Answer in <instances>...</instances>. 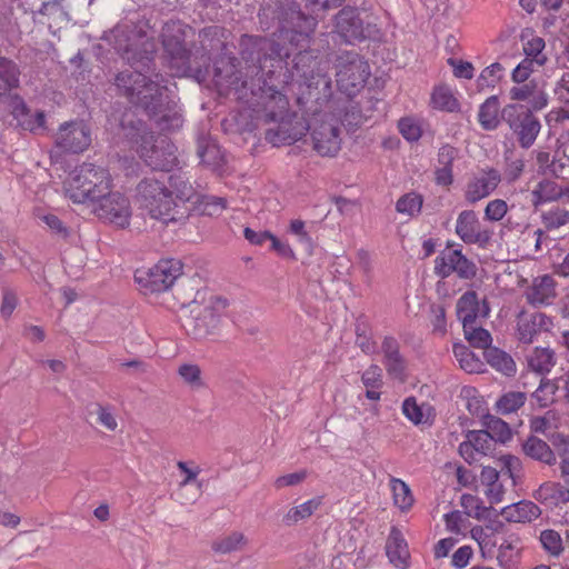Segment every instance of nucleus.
Here are the masks:
<instances>
[{
    "label": "nucleus",
    "instance_id": "1",
    "mask_svg": "<svg viewBox=\"0 0 569 569\" xmlns=\"http://www.w3.org/2000/svg\"><path fill=\"white\" fill-rule=\"evenodd\" d=\"M241 46V54L247 63L244 79L242 71L222 77L220 68L216 67L217 82L233 89L240 99L247 98V92L250 91L253 97L263 101L267 118L278 122L277 127L266 132V140L269 143L278 147L299 141L306 136L308 124L303 120L286 119L289 106L287 91L295 83L299 87L305 86L303 79L297 73L293 60L292 69H289L287 59L291 52L280 43L260 37L244 36Z\"/></svg>",
    "mask_w": 569,
    "mask_h": 569
},
{
    "label": "nucleus",
    "instance_id": "2",
    "mask_svg": "<svg viewBox=\"0 0 569 569\" xmlns=\"http://www.w3.org/2000/svg\"><path fill=\"white\" fill-rule=\"evenodd\" d=\"M260 22L271 18L278 22V38L289 41L290 46L299 51L295 54V68L308 90L307 97H299L298 102L305 103L313 100L333 112L340 119V126L359 127L369 120L378 103L372 98L361 101L332 100V86L329 76L330 63L327 59L303 50L309 46L310 36L317 27V18L306 16L292 0H270L259 12Z\"/></svg>",
    "mask_w": 569,
    "mask_h": 569
},
{
    "label": "nucleus",
    "instance_id": "3",
    "mask_svg": "<svg viewBox=\"0 0 569 569\" xmlns=\"http://www.w3.org/2000/svg\"><path fill=\"white\" fill-rule=\"evenodd\" d=\"M116 86L131 103L143 108L150 117L157 118L160 130L172 131L182 127V116L176 109L166 86L149 80L141 72L133 70L118 73Z\"/></svg>",
    "mask_w": 569,
    "mask_h": 569
},
{
    "label": "nucleus",
    "instance_id": "4",
    "mask_svg": "<svg viewBox=\"0 0 569 569\" xmlns=\"http://www.w3.org/2000/svg\"><path fill=\"white\" fill-rule=\"evenodd\" d=\"M193 197L189 180H141L137 186L139 209L166 224L190 216L188 200Z\"/></svg>",
    "mask_w": 569,
    "mask_h": 569
},
{
    "label": "nucleus",
    "instance_id": "5",
    "mask_svg": "<svg viewBox=\"0 0 569 569\" xmlns=\"http://www.w3.org/2000/svg\"><path fill=\"white\" fill-rule=\"evenodd\" d=\"M190 315L184 321L188 335L203 340L220 333L222 316L228 300L210 291H198L190 303Z\"/></svg>",
    "mask_w": 569,
    "mask_h": 569
},
{
    "label": "nucleus",
    "instance_id": "6",
    "mask_svg": "<svg viewBox=\"0 0 569 569\" xmlns=\"http://www.w3.org/2000/svg\"><path fill=\"white\" fill-rule=\"evenodd\" d=\"M144 27L124 21L104 32L103 39L130 64L150 61L156 47Z\"/></svg>",
    "mask_w": 569,
    "mask_h": 569
},
{
    "label": "nucleus",
    "instance_id": "7",
    "mask_svg": "<svg viewBox=\"0 0 569 569\" xmlns=\"http://www.w3.org/2000/svg\"><path fill=\"white\" fill-rule=\"evenodd\" d=\"M126 137L140 143L137 151L143 161L153 170L170 171L177 161L176 148L167 138L153 139L152 134L146 132L143 124L138 121L132 126Z\"/></svg>",
    "mask_w": 569,
    "mask_h": 569
},
{
    "label": "nucleus",
    "instance_id": "8",
    "mask_svg": "<svg viewBox=\"0 0 569 569\" xmlns=\"http://www.w3.org/2000/svg\"><path fill=\"white\" fill-rule=\"evenodd\" d=\"M191 29L180 21L167 22L162 29V44L174 76H184L190 70V50L187 48V32Z\"/></svg>",
    "mask_w": 569,
    "mask_h": 569
},
{
    "label": "nucleus",
    "instance_id": "9",
    "mask_svg": "<svg viewBox=\"0 0 569 569\" xmlns=\"http://www.w3.org/2000/svg\"><path fill=\"white\" fill-rule=\"evenodd\" d=\"M337 86L348 97L356 96L370 76V67L357 52L346 51L337 58Z\"/></svg>",
    "mask_w": 569,
    "mask_h": 569
},
{
    "label": "nucleus",
    "instance_id": "10",
    "mask_svg": "<svg viewBox=\"0 0 569 569\" xmlns=\"http://www.w3.org/2000/svg\"><path fill=\"white\" fill-rule=\"evenodd\" d=\"M313 112L316 118L311 127V138L315 150L321 156H336L342 142L340 119L327 108L322 113H318L317 109Z\"/></svg>",
    "mask_w": 569,
    "mask_h": 569
},
{
    "label": "nucleus",
    "instance_id": "11",
    "mask_svg": "<svg viewBox=\"0 0 569 569\" xmlns=\"http://www.w3.org/2000/svg\"><path fill=\"white\" fill-rule=\"evenodd\" d=\"M501 118L522 148L529 149L535 143L541 130V123L529 108L517 103L507 104L501 110Z\"/></svg>",
    "mask_w": 569,
    "mask_h": 569
},
{
    "label": "nucleus",
    "instance_id": "12",
    "mask_svg": "<svg viewBox=\"0 0 569 569\" xmlns=\"http://www.w3.org/2000/svg\"><path fill=\"white\" fill-rule=\"evenodd\" d=\"M182 274V263L176 259H162L153 267L137 270L134 279L144 293L167 291Z\"/></svg>",
    "mask_w": 569,
    "mask_h": 569
},
{
    "label": "nucleus",
    "instance_id": "13",
    "mask_svg": "<svg viewBox=\"0 0 569 569\" xmlns=\"http://www.w3.org/2000/svg\"><path fill=\"white\" fill-rule=\"evenodd\" d=\"M94 214L102 221L117 228L126 229L130 226L132 209L129 199L118 191H112L110 181L108 192L99 199L93 208Z\"/></svg>",
    "mask_w": 569,
    "mask_h": 569
},
{
    "label": "nucleus",
    "instance_id": "14",
    "mask_svg": "<svg viewBox=\"0 0 569 569\" xmlns=\"http://www.w3.org/2000/svg\"><path fill=\"white\" fill-rule=\"evenodd\" d=\"M435 273L440 278L456 273L461 279H472L477 273V267L461 249H448L435 259Z\"/></svg>",
    "mask_w": 569,
    "mask_h": 569
},
{
    "label": "nucleus",
    "instance_id": "15",
    "mask_svg": "<svg viewBox=\"0 0 569 569\" xmlns=\"http://www.w3.org/2000/svg\"><path fill=\"white\" fill-rule=\"evenodd\" d=\"M109 180H64V197L77 204L97 206L99 199L108 192Z\"/></svg>",
    "mask_w": 569,
    "mask_h": 569
},
{
    "label": "nucleus",
    "instance_id": "16",
    "mask_svg": "<svg viewBox=\"0 0 569 569\" xmlns=\"http://www.w3.org/2000/svg\"><path fill=\"white\" fill-rule=\"evenodd\" d=\"M91 143L89 128L82 122H66L60 126L57 133L56 147L60 151L83 152Z\"/></svg>",
    "mask_w": 569,
    "mask_h": 569
},
{
    "label": "nucleus",
    "instance_id": "17",
    "mask_svg": "<svg viewBox=\"0 0 569 569\" xmlns=\"http://www.w3.org/2000/svg\"><path fill=\"white\" fill-rule=\"evenodd\" d=\"M456 233L467 244L485 247L491 239V231L482 229L473 211H462L457 218Z\"/></svg>",
    "mask_w": 569,
    "mask_h": 569
},
{
    "label": "nucleus",
    "instance_id": "18",
    "mask_svg": "<svg viewBox=\"0 0 569 569\" xmlns=\"http://www.w3.org/2000/svg\"><path fill=\"white\" fill-rule=\"evenodd\" d=\"M336 32L346 43L366 39V28L353 8H343L336 17Z\"/></svg>",
    "mask_w": 569,
    "mask_h": 569
},
{
    "label": "nucleus",
    "instance_id": "19",
    "mask_svg": "<svg viewBox=\"0 0 569 569\" xmlns=\"http://www.w3.org/2000/svg\"><path fill=\"white\" fill-rule=\"evenodd\" d=\"M523 541L517 532L506 533L495 553L501 569H518L521 562Z\"/></svg>",
    "mask_w": 569,
    "mask_h": 569
},
{
    "label": "nucleus",
    "instance_id": "20",
    "mask_svg": "<svg viewBox=\"0 0 569 569\" xmlns=\"http://www.w3.org/2000/svg\"><path fill=\"white\" fill-rule=\"evenodd\" d=\"M228 199L226 197L204 194L193 187V197L188 200L190 213L198 216L218 218L228 209Z\"/></svg>",
    "mask_w": 569,
    "mask_h": 569
},
{
    "label": "nucleus",
    "instance_id": "21",
    "mask_svg": "<svg viewBox=\"0 0 569 569\" xmlns=\"http://www.w3.org/2000/svg\"><path fill=\"white\" fill-rule=\"evenodd\" d=\"M509 97L515 101L528 102L535 110H541L548 104V93L536 80L517 83L509 90Z\"/></svg>",
    "mask_w": 569,
    "mask_h": 569
},
{
    "label": "nucleus",
    "instance_id": "22",
    "mask_svg": "<svg viewBox=\"0 0 569 569\" xmlns=\"http://www.w3.org/2000/svg\"><path fill=\"white\" fill-rule=\"evenodd\" d=\"M385 368L392 379L406 380V361L400 353L399 343L392 337H386L381 345Z\"/></svg>",
    "mask_w": 569,
    "mask_h": 569
},
{
    "label": "nucleus",
    "instance_id": "23",
    "mask_svg": "<svg viewBox=\"0 0 569 569\" xmlns=\"http://www.w3.org/2000/svg\"><path fill=\"white\" fill-rule=\"evenodd\" d=\"M489 315V307L483 301L481 305L475 291L465 292L457 301V316L462 326L475 323L479 318Z\"/></svg>",
    "mask_w": 569,
    "mask_h": 569
},
{
    "label": "nucleus",
    "instance_id": "24",
    "mask_svg": "<svg viewBox=\"0 0 569 569\" xmlns=\"http://www.w3.org/2000/svg\"><path fill=\"white\" fill-rule=\"evenodd\" d=\"M542 513L541 508L530 500L510 503L500 510L501 517L509 523H531Z\"/></svg>",
    "mask_w": 569,
    "mask_h": 569
},
{
    "label": "nucleus",
    "instance_id": "25",
    "mask_svg": "<svg viewBox=\"0 0 569 569\" xmlns=\"http://www.w3.org/2000/svg\"><path fill=\"white\" fill-rule=\"evenodd\" d=\"M503 528L501 522L497 525L473 526L470 529V537L479 547L482 558H491L498 548V532Z\"/></svg>",
    "mask_w": 569,
    "mask_h": 569
},
{
    "label": "nucleus",
    "instance_id": "26",
    "mask_svg": "<svg viewBox=\"0 0 569 569\" xmlns=\"http://www.w3.org/2000/svg\"><path fill=\"white\" fill-rule=\"evenodd\" d=\"M459 151L450 144L442 146L435 162L436 178H453L460 173Z\"/></svg>",
    "mask_w": 569,
    "mask_h": 569
},
{
    "label": "nucleus",
    "instance_id": "27",
    "mask_svg": "<svg viewBox=\"0 0 569 569\" xmlns=\"http://www.w3.org/2000/svg\"><path fill=\"white\" fill-rule=\"evenodd\" d=\"M556 297V282L550 276L536 278L527 291V300L532 306L550 305Z\"/></svg>",
    "mask_w": 569,
    "mask_h": 569
},
{
    "label": "nucleus",
    "instance_id": "28",
    "mask_svg": "<svg viewBox=\"0 0 569 569\" xmlns=\"http://www.w3.org/2000/svg\"><path fill=\"white\" fill-rule=\"evenodd\" d=\"M502 478L496 468L483 467L480 473L481 485L485 487L483 495L491 505L500 503L506 493Z\"/></svg>",
    "mask_w": 569,
    "mask_h": 569
},
{
    "label": "nucleus",
    "instance_id": "29",
    "mask_svg": "<svg viewBox=\"0 0 569 569\" xmlns=\"http://www.w3.org/2000/svg\"><path fill=\"white\" fill-rule=\"evenodd\" d=\"M403 416L416 426H431L435 420V409L429 403L417 402L415 397L406 398L401 407Z\"/></svg>",
    "mask_w": 569,
    "mask_h": 569
},
{
    "label": "nucleus",
    "instance_id": "30",
    "mask_svg": "<svg viewBox=\"0 0 569 569\" xmlns=\"http://www.w3.org/2000/svg\"><path fill=\"white\" fill-rule=\"evenodd\" d=\"M533 497L550 507H560L569 502V489L559 482L547 481L540 485Z\"/></svg>",
    "mask_w": 569,
    "mask_h": 569
},
{
    "label": "nucleus",
    "instance_id": "31",
    "mask_svg": "<svg viewBox=\"0 0 569 569\" xmlns=\"http://www.w3.org/2000/svg\"><path fill=\"white\" fill-rule=\"evenodd\" d=\"M387 556L390 562L400 569H403L408 565L409 550L407 542L405 541L401 532L392 528L386 545Z\"/></svg>",
    "mask_w": 569,
    "mask_h": 569
},
{
    "label": "nucleus",
    "instance_id": "32",
    "mask_svg": "<svg viewBox=\"0 0 569 569\" xmlns=\"http://www.w3.org/2000/svg\"><path fill=\"white\" fill-rule=\"evenodd\" d=\"M547 317L543 313H525L518 316V339L523 343H531L539 329L546 325Z\"/></svg>",
    "mask_w": 569,
    "mask_h": 569
},
{
    "label": "nucleus",
    "instance_id": "33",
    "mask_svg": "<svg viewBox=\"0 0 569 569\" xmlns=\"http://www.w3.org/2000/svg\"><path fill=\"white\" fill-rule=\"evenodd\" d=\"M537 164L539 173L547 178H569V157L551 159L550 153L539 152Z\"/></svg>",
    "mask_w": 569,
    "mask_h": 569
},
{
    "label": "nucleus",
    "instance_id": "34",
    "mask_svg": "<svg viewBox=\"0 0 569 569\" xmlns=\"http://www.w3.org/2000/svg\"><path fill=\"white\" fill-rule=\"evenodd\" d=\"M198 156L202 164L212 171L219 170L226 162L224 154L218 143L211 138H201L198 141Z\"/></svg>",
    "mask_w": 569,
    "mask_h": 569
},
{
    "label": "nucleus",
    "instance_id": "35",
    "mask_svg": "<svg viewBox=\"0 0 569 569\" xmlns=\"http://www.w3.org/2000/svg\"><path fill=\"white\" fill-rule=\"evenodd\" d=\"M20 69L16 62L0 57V97L19 87Z\"/></svg>",
    "mask_w": 569,
    "mask_h": 569
},
{
    "label": "nucleus",
    "instance_id": "36",
    "mask_svg": "<svg viewBox=\"0 0 569 569\" xmlns=\"http://www.w3.org/2000/svg\"><path fill=\"white\" fill-rule=\"evenodd\" d=\"M500 103L497 96H490L480 106L478 121L486 130H493L500 123Z\"/></svg>",
    "mask_w": 569,
    "mask_h": 569
},
{
    "label": "nucleus",
    "instance_id": "37",
    "mask_svg": "<svg viewBox=\"0 0 569 569\" xmlns=\"http://www.w3.org/2000/svg\"><path fill=\"white\" fill-rule=\"evenodd\" d=\"M528 368L536 373L547 375L556 365L555 352L549 348H535L527 358Z\"/></svg>",
    "mask_w": 569,
    "mask_h": 569
},
{
    "label": "nucleus",
    "instance_id": "38",
    "mask_svg": "<svg viewBox=\"0 0 569 569\" xmlns=\"http://www.w3.org/2000/svg\"><path fill=\"white\" fill-rule=\"evenodd\" d=\"M525 453L536 460L546 465L552 466L556 463V456L550 449L549 445L536 437H529L522 446Z\"/></svg>",
    "mask_w": 569,
    "mask_h": 569
},
{
    "label": "nucleus",
    "instance_id": "39",
    "mask_svg": "<svg viewBox=\"0 0 569 569\" xmlns=\"http://www.w3.org/2000/svg\"><path fill=\"white\" fill-rule=\"evenodd\" d=\"M322 505V497H315L296 507H292L283 516V522L287 526H292L299 521L310 518L316 510Z\"/></svg>",
    "mask_w": 569,
    "mask_h": 569
},
{
    "label": "nucleus",
    "instance_id": "40",
    "mask_svg": "<svg viewBox=\"0 0 569 569\" xmlns=\"http://www.w3.org/2000/svg\"><path fill=\"white\" fill-rule=\"evenodd\" d=\"M487 362L496 370L506 376H511L516 371L513 359L505 351L498 348H488L483 351Z\"/></svg>",
    "mask_w": 569,
    "mask_h": 569
},
{
    "label": "nucleus",
    "instance_id": "41",
    "mask_svg": "<svg viewBox=\"0 0 569 569\" xmlns=\"http://www.w3.org/2000/svg\"><path fill=\"white\" fill-rule=\"evenodd\" d=\"M453 355L462 370L468 373H479L483 370V362L465 345H453Z\"/></svg>",
    "mask_w": 569,
    "mask_h": 569
},
{
    "label": "nucleus",
    "instance_id": "42",
    "mask_svg": "<svg viewBox=\"0 0 569 569\" xmlns=\"http://www.w3.org/2000/svg\"><path fill=\"white\" fill-rule=\"evenodd\" d=\"M390 489L392 491L395 506H397L401 511H408L415 502V498L409 486L403 480L392 477L390 479Z\"/></svg>",
    "mask_w": 569,
    "mask_h": 569
},
{
    "label": "nucleus",
    "instance_id": "43",
    "mask_svg": "<svg viewBox=\"0 0 569 569\" xmlns=\"http://www.w3.org/2000/svg\"><path fill=\"white\" fill-rule=\"evenodd\" d=\"M460 505L465 513L477 520H485L489 517L490 507L485 506L483 501L473 495L463 493L460 498Z\"/></svg>",
    "mask_w": 569,
    "mask_h": 569
},
{
    "label": "nucleus",
    "instance_id": "44",
    "mask_svg": "<svg viewBox=\"0 0 569 569\" xmlns=\"http://www.w3.org/2000/svg\"><path fill=\"white\" fill-rule=\"evenodd\" d=\"M178 376L184 385L192 390H199L204 387L201 368L197 363L184 362L178 367Z\"/></svg>",
    "mask_w": 569,
    "mask_h": 569
},
{
    "label": "nucleus",
    "instance_id": "45",
    "mask_svg": "<svg viewBox=\"0 0 569 569\" xmlns=\"http://www.w3.org/2000/svg\"><path fill=\"white\" fill-rule=\"evenodd\" d=\"M527 395L521 391H509L503 393L496 402L497 412L509 415L525 406Z\"/></svg>",
    "mask_w": 569,
    "mask_h": 569
},
{
    "label": "nucleus",
    "instance_id": "46",
    "mask_svg": "<svg viewBox=\"0 0 569 569\" xmlns=\"http://www.w3.org/2000/svg\"><path fill=\"white\" fill-rule=\"evenodd\" d=\"M247 543L243 533L233 531L227 536L220 537L212 542V550L217 553H230L240 550Z\"/></svg>",
    "mask_w": 569,
    "mask_h": 569
},
{
    "label": "nucleus",
    "instance_id": "47",
    "mask_svg": "<svg viewBox=\"0 0 569 569\" xmlns=\"http://www.w3.org/2000/svg\"><path fill=\"white\" fill-rule=\"evenodd\" d=\"M533 203L549 202L563 196V190L559 187L556 180H540L537 188L532 192Z\"/></svg>",
    "mask_w": 569,
    "mask_h": 569
},
{
    "label": "nucleus",
    "instance_id": "48",
    "mask_svg": "<svg viewBox=\"0 0 569 569\" xmlns=\"http://www.w3.org/2000/svg\"><path fill=\"white\" fill-rule=\"evenodd\" d=\"M560 416L553 410L530 419V429L536 433L549 435L559 427Z\"/></svg>",
    "mask_w": 569,
    "mask_h": 569
},
{
    "label": "nucleus",
    "instance_id": "49",
    "mask_svg": "<svg viewBox=\"0 0 569 569\" xmlns=\"http://www.w3.org/2000/svg\"><path fill=\"white\" fill-rule=\"evenodd\" d=\"M463 332L471 346L483 350L490 348L492 339L489 331L478 327L477 322L465 325Z\"/></svg>",
    "mask_w": 569,
    "mask_h": 569
},
{
    "label": "nucleus",
    "instance_id": "50",
    "mask_svg": "<svg viewBox=\"0 0 569 569\" xmlns=\"http://www.w3.org/2000/svg\"><path fill=\"white\" fill-rule=\"evenodd\" d=\"M546 62L525 57L511 72V79L515 83H521L529 80L530 76L542 68Z\"/></svg>",
    "mask_w": 569,
    "mask_h": 569
},
{
    "label": "nucleus",
    "instance_id": "51",
    "mask_svg": "<svg viewBox=\"0 0 569 569\" xmlns=\"http://www.w3.org/2000/svg\"><path fill=\"white\" fill-rule=\"evenodd\" d=\"M540 543L543 550L552 556L559 557L563 551V542L560 533L553 529H546L540 532Z\"/></svg>",
    "mask_w": 569,
    "mask_h": 569
},
{
    "label": "nucleus",
    "instance_id": "52",
    "mask_svg": "<svg viewBox=\"0 0 569 569\" xmlns=\"http://www.w3.org/2000/svg\"><path fill=\"white\" fill-rule=\"evenodd\" d=\"M33 216L38 221L44 223L51 232L63 238L68 237V228L64 226L61 219L54 213L44 212L41 208H36L33 210Z\"/></svg>",
    "mask_w": 569,
    "mask_h": 569
},
{
    "label": "nucleus",
    "instance_id": "53",
    "mask_svg": "<svg viewBox=\"0 0 569 569\" xmlns=\"http://www.w3.org/2000/svg\"><path fill=\"white\" fill-rule=\"evenodd\" d=\"M541 219L547 230H556L569 223V210L552 207L542 213Z\"/></svg>",
    "mask_w": 569,
    "mask_h": 569
},
{
    "label": "nucleus",
    "instance_id": "54",
    "mask_svg": "<svg viewBox=\"0 0 569 569\" xmlns=\"http://www.w3.org/2000/svg\"><path fill=\"white\" fill-rule=\"evenodd\" d=\"M558 387L551 380L542 379L532 398L539 407L546 408L557 400Z\"/></svg>",
    "mask_w": 569,
    "mask_h": 569
},
{
    "label": "nucleus",
    "instance_id": "55",
    "mask_svg": "<svg viewBox=\"0 0 569 569\" xmlns=\"http://www.w3.org/2000/svg\"><path fill=\"white\" fill-rule=\"evenodd\" d=\"M503 77V67L499 62L486 67L478 77L477 83L480 90L493 88Z\"/></svg>",
    "mask_w": 569,
    "mask_h": 569
},
{
    "label": "nucleus",
    "instance_id": "56",
    "mask_svg": "<svg viewBox=\"0 0 569 569\" xmlns=\"http://www.w3.org/2000/svg\"><path fill=\"white\" fill-rule=\"evenodd\" d=\"M431 101L433 107L440 110L453 111L458 107L457 100L446 87H437L432 92Z\"/></svg>",
    "mask_w": 569,
    "mask_h": 569
},
{
    "label": "nucleus",
    "instance_id": "57",
    "mask_svg": "<svg viewBox=\"0 0 569 569\" xmlns=\"http://www.w3.org/2000/svg\"><path fill=\"white\" fill-rule=\"evenodd\" d=\"M487 432L492 433V441L506 442L511 439V430L507 422L497 417H488L486 421Z\"/></svg>",
    "mask_w": 569,
    "mask_h": 569
},
{
    "label": "nucleus",
    "instance_id": "58",
    "mask_svg": "<svg viewBox=\"0 0 569 569\" xmlns=\"http://www.w3.org/2000/svg\"><path fill=\"white\" fill-rule=\"evenodd\" d=\"M398 129L401 136L409 142L418 141L422 134L420 122L412 117L401 118L398 121Z\"/></svg>",
    "mask_w": 569,
    "mask_h": 569
},
{
    "label": "nucleus",
    "instance_id": "59",
    "mask_svg": "<svg viewBox=\"0 0 569 569\" xmlns=\"http://www.w3.org/2000/svg\"><path fill=\"white\" fill-rule=\"evenodd\" d=\"M496 187L495 180H475L468 186L466 197L470 202H476L489 196Z\"/></svg>",
    "mask_w": 569,
    "mask_h": 569
},
{
    "label": "nucleus",
    "instance_id": "60",
    "mask_svg": "<svg viewBox=\"0 0 569 569\" xmlns=\"http://www.w3.org/2000/svg\"><path fill=\"white\" fill-rule=\"evenodd\" d=\"M553 94L562 104V110L566 117L569 118V68L563 71L561 77L556 81Z\"/></svg>",
    "mask_w": 569,
    "mask_h": 569
},
{
    "label": "nucleus",
    "instance_id": "61",
    "mask_svg": "<svg viewBox=\"0 0 569 569\" xmlns=\"http://www.w3.org/2000/svg\"><path fill=\"white\" fill-rule=\"evenodd\" d=\"M546 42L541 37L533 36L523 42L522 49L525 57L537 59L543 62L548 61L547 54L543 52Z\"/></svg>",
    "mask_w": 569,
    "mask_h": 569
},
{
    "label": "nucleus",
    "instance_id": "62",
    "mask_svg": "<svg viewBox=\"0 0 569 569\" xmlns=\"http://www.w3.org/2000/svg\"><path fill=\"white\" fill-rule=\"evenodd\" d=\"M501 470L498 471L501 478H508L512 480V485H516L515 478L520 475L522 465L519 458L506 455L499 459Z\"/></svg>",
    "mask_w": 569,
    "mask_h": 569
},
{
    "label": "nucleus",
    "instance_id": "63",
    "mask_svg": "<svg viewBox=\"0 0 569 569\" xmlns=\"http://www.w3.org/2000/svg\"><path fill=\"white\" fill-rule=\"evenodd\" d=\"M422 207L421 196L411 192L401 197L396 204L397 211L408 216H413L420 212Z\"/></svg>",
    "mask_w": 569,
    "mask_h": 569
},
{
    "label": "nucleus",
    "instance_id": "64",
    "mask_svg": "<svg viewBox=\"0 0 569 569\" xmlns=\"http://www.w3.org/2000/svg\"><path fill=\"white\" fill-rule=\"evenodd\" d=\"M467 438L475 446L476 452H479L481 456L491 449L492 433L487 432V430L469 431Z\"/></svg>",
    "mask_w": 569,
    "mask_h": 569
}]
</instances>
